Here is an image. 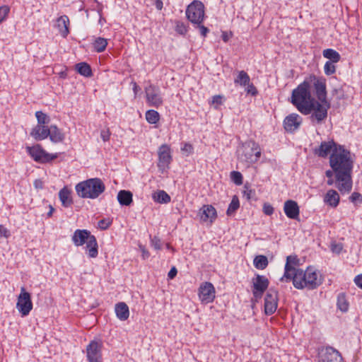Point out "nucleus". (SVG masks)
Here are the masks:
<instances>
[{
  "label": "nucleus",
  "mask_w": 362,
  "mask_h": 362,
  "mask_svg": "<svg viewBox=\"0 0 362 362\" xmlns=\"http://www.w3.org/2000/svg\"><path fill=\"white\" fill-rule=\"evenodd\" d=\"M35 117L37 120V124L45 125L49 122V117L42 111H37Z\"/></svg>",
  "instance_id": "ea45409f"
},
{
  "label": "nucleus",
  "mask_w": 362,
  "mask_h": 362,
  "mask_svg": "<svg viewBox=\"0 0 362 362\" xmlns=\"http://www.w3.org/2000/svg\"><path fill=\"white\" fill-rule=\"evenodd\" d=\"M154 202L159 204H168L170 202V197L164 190H158L152 195Z\"/></svg>",
  "instance_id": "c756f323"
},
{
  "label": "nucleus",
  "mask_w": 362,
  "mask_h": 362,
  "mask_svg": "<svg viewBox=\"0 0 362 362\" xmlns=\"http://www.w3.org/2000/svg\"><path fill=\"white\" fill-rule=\"evenodd\" d=\"M110 225V222L106 219H102L98 221V227L102 230L107 229Z\"/></svg>",
  "instance_id": "603ef678"
},
{
  "label": "nucleus",
  "mask_w": 362,
  "mask_h": 362,
  "mask_svg": "<svg viewBox=\"0 0 362 362\" xmlns=\"http://www.w3.org/2000/svg\"><path fill=\"white\" fill-rule=\"evenodd\" d=\"M307 80L310 82V86L311 83H313L318 102L323 107H325L327 112L330 104L327 100L326 80L323 78H317L315 75H311Z\"/></svg>",
  "instance_id": "0eeeda50"
},
{
  "label": "nucleus",
  "mask_w": 362,
  "mask_h": 362,
  "mask_svg": "<svg viewBox=\"0 0 362 362\" xmlns=\"http://www.w3.org/2000/svg\"><path fill=\"white\" fill-rule=\"evenodd\" d=\"M10 11L8 6H0V23L4 21Z\"/></svg>",
  "instance_id": "37998d69"
},
{
  "label": "nucleus",
  "mask_w": 362,
  "mask_h": 362,
  "mask_svg": "<svg viewBox=\"0 0 362 362\" xmlns=\"http://www.w3.org/2000/svg\"><path fill=\"white\" fill-rule=\"evenodd\" d=\"M78 195L82 198L96 199L105 189L103 182L100 178H90L76 185Z\"/></svg>",
  "instance_id": "20e7f679"
},
{
  "label": "nucleus",
  "mask_w": 362,
  "mask_h": 362,
  "mask_svg": "<svg viewBox=\"0 0 362 362\" xmlns=\"http://www.w3.org/2000/svg\"><path fill=\"white\" fill-rule=\"evenodd\" d=\"M221 37L222 40L226 42H228L230 38V35L226 32H223Z\"/></svg>",
  "instance_id": "e2e57ef3"
},
{
  "label": "nucleus",
  "mask_w": 362,
  "mask_h": 362,
  "mask_svg": "<svg viewBox=\"0 0 362 362\" xmlns=\"http://www.w3.org/2000/svg\"><path fill=\"white\" fill-rule=\"evenodd\" d=\"M9 230L5 228L3 225L0 224V239L1 238H8L10 236Z\"/></svg>",
  "instance_id": "3c124183"
},
{
  "label": "nucleus",
  "mask_w": 362,
  "mask_h": 362,
  "mask_svg": "<svg viewBox=\"0 0 362 362\" xmlns=\"http://www.w3.org/2000/svg\"><path fill=\"white\" fill-rule=\"evenodd\" d=\"M34 186L36 189H42L43 187V182L40 180H35Z\"/></svg>",
  "instance_id": "052dcab7"
},
{
  "label": "nucleus",
  "mask_w": 362,
  "mask_h": 362,
  "mask_svg": "<svg viewBox=\"0 0 362 362\" xmlns=\"http://www.w3.org/2000/svg\"><path fill=\"white\" fill-rule=\"evenodd\" d=\"M334 172L333 171V170H328L325 172V175L326 176L328 177V178H331L333 177V175H334Z\"/></svg>",
  "instance_id": "0e129e2a"
},
{
  "label": "nucleus",
  "mask_w": 362,
  "mask_h": 362,
  "mask_svg": "<svg viewBox=\"0 0 362 362\" xmlns=\"http://www.w3.org/2000/svg\"><path fill=\"white\" fill-rule=\"evenodd\" d=\"M156 8L160 11L163 8V4L161 0H156Z\"/></svg>",
  "instance_id": "680f3d73"
},
{
  "label": "nucleus",
  "mask_w": 362,
  "mask_h": 362,
  "mask_svg": "<svg viewBox=\"0 0 362 362\" xmlns=\"http://www.w3.org/2000/svg\"><path fill=\"white\" fill-rule=\"evenodd\" d=\"M215 288L210 282H204L199 288V298L204 303H211L215 298Z\"/></svg>",
  "instance_id": "2eb2a0df"
},
{
  "label": "nucleus",
  "mask_w": 362,
  "mask_h": 362,
  "mask_svg": "<svg viewBox=\"0 0 362 362\" xmlns=\"http://www.w3.org/2000/svg\"><path fill=\"white\" fill-rule=\"evenodd\" d=\"M100 136L104 141H107L110 139V133L109 129L102 130L100 132Z\"/></svg>",
  "instance_id": "6e6d98bb"
},
{
  "label": "nucleus",
  "mask_w": 362,
  "mask_h": 362,
  "mask_svg": "<svg viewBox=\"0 0 362 362\" xmlns=\"http://www.w3.org/2000/svg\"><path fill=\"white\" fill-rule=\"evenodd\" d=\"M298 259L296 256H288L286 258V263L285 265V272L284 276L281 278V281L286 280V281H291L296 273L299 269L293 267L291 264H296Z\"/></svg>",
  "instance_id": "412c9836"
},
{
  "label": "nucleus",
  "mask_w": 362,
  "mask_h": 362,
  "mask_svg": "<svg viewBox=\"0 0 362 362\" xmlns=\"http://www.w3.org/2000/svg\"><path fill=\"white\" fill-rule=\"evenodd\" d=\"M324 202L332 207H336L339 204V195L336 190L329 189L324 198Z\"/></svg>",
  "instance_id": "cd10ccee"
},
{
  "label": "nucleus",
  "mask_w": 362,
  "mask_h": 362,
  "mask_svg": "<svg viewBox=\"0 0 362 362\" xmlns=\"http://www.w3.org/2000/svg\"><path fill=\"white\" fill-rule=\"evenodd\" d=\"M175 30L181 35H185L187 31V28L184 23L177 22L176 23Z\"/></svg>",
  "instance_id": "c03bdc74"
},
{
  "label": "nucleus",
  "mask_w": 362,
  "mask_h": 362,
  "mask_svg": "<svg viewBox=\"0 0 362 362\" xmlns=\"http://www.w3.org/2000/svg\"><path fill=\"white\" fill-rule=\"evenodd\" d=\"M230 178L237 185H240L243 184V175L240 172L232 171L230 173Z\"/></svg>",
  "instance_id": "a19ab883"
},
{
  "label": "nucleus",
  "mask_w": 362,
  "mask_h": 362,
  "mask_svg": "<svg viewBox=\"0 0 362 362\" xmlns=\"http://www.w3.org/2000/svg\"><path fill=\"white\" fill-rule=\"evenodd\" d=\"M245 91L247 92V94H250L253 96L256 95L258 93L256 87L250 82L248 83V84L246 85Z\"/></svg>",
  "instance_id": "a18cd8bd"
},
{
  "label": "nucleus",
  "mask_w": 362,
  "mask_h": 362,
  "mask_svg": "<svg viewBox=\"0 0 362 362\" xmlns=\"http://www.w3.org/2000/svg\"><path fill=\"white\" fill-rule=\"evenodd\" d=\"M160 119L158 112L154 110H149L146 112V119L150 124H156Z\"/></svg>",
  "instance_id": "e433bc0d"
},
{
  "label": "nucleus",
  "mask_w": 362,
  "mask_h": 362,
  "mask_svg": "<svg viewBox=\"0 0 362 362\" xmlns=\"http://www.w3.org/2000/svg\"><path fill=\"white\" fill-rule=\"evenodd\" d=\"M293 284L298 289L308 288L313 290L317 288L322 279L319 273L313 267H308L305 271L298 269L293 274L291 278Z\"/></svg>",
  "instance_id": "7ed1b4c3"
},
{
  "label": "nucleus",
  "mask_w": 362,
  "mask_h": 362,
  "mask_svg": "<svg viewBox=\"0 0 362 362\" xmlns=\"http://www.w3.org/2000/svg\"><path fill=\"white\" fill-rule=\"evenodd\" d=\"M252 295L256 300L260 299L264 291L268 288L269 281V279L263 275L257 274L252 280Z\"/></svg>",
  "instance_id": "9b49d317"
},
{
  "label": "nucleus",
  "mask_w": 362,
  "mask_h": 362,
  "mask_svg": "<svg viewBox=\"0 0 362 362\" xmlns=\"http://www.w3.org/2000/svg\"><path fill=\"white\" fill-rule=\"evenodd\" d=\"M254 265L258 269H264L268 265L267 257L264 255H257L254 259Z\"/></svg>",
  "instance_id": "f704fd0d"
},
{
  "label": "nucleus",
  "mask_w": 362,
  "mask_h": 362,
  "mask_svg": "<svg viewBox=\"0 0 362 362\" xmlns=\"http://www.w3.org/2000/svg\"><path fill=\"white\" fill-rule=\"evenodd\" d=\"M69 20L66 16L64 15L57 18V27L58 28L59 33L64 37H66L69 33Z\"/></svg>",
  "instance_id": "a878e982"
},
{
  "label": "nucleus",
  "mask_w": 362,
  "mask_h": 362,
  "mask_svg": "<svg viewBox=\"0 0 362 362\" xmlns=\"http://www.w3.org/2000/svg\"><path fill=\"white\" fill-rule=\"evenodd\" d=\"M350 200L354 202H362V195L358 192H353L350 197Z\"/></svg>",
  "instance_id": "09e8293b"
},
{
  "label": "nucleus",
  "mask_w": 362,
  "mask_h": 362,
  "mask_svg": "<svg viewBox=\"0 0 362 362\" xmlns=\"http://www.w3.org/2000/svg\"><path fill=\"white\" fill-rule=\"evenodd\" d=\"M302 118L296 113H292L286 117L284 120V126L286 131L293 132L298 129L301 124Z\"/></svg>",
  "instance_id": "6ab92c4d"
},
{
  "label": "nucleus",
  "mask_w": 362,
  "mask_h": 362,
  "mask_svg": "<svg viewBox=\"0 0 362 362\" xmlns=\"http://www.w3.org/2000/svg\"><path fill=\"white\" fill-rule=\"evenodd\" d=\"M115 311L116 316L120 320L124 321L129 316V310L127 305L124 302L118 303L115 305Z\"/></svg>",
  "instance_id": "393cba45"
},
{
  "label": "nucleus",
  "mask_w": 362,
  "mask_h": 362,
  "mask_svg": "<svg viewBox=\"0 0 362 362\" xmlns=\"http://www.w3.org/2000/svg\"><path fill=\"white\" fill-rule=\"evenodd\" d=\"M186 16L193 24L202 23L204 18V4L200 1H193L186 9Z\"/></svg>",
  "instance_id": "6e6552de"
},
{
  "label": "nucleus",
  "mask_w": 362,
  "mask_h": 362,
  "mask_svg": "<svg viewBox=\"0 0 362 362\" xmlns=\"http://www.w3.org/2000/svg\"><path fill=\"white\" fill-rule=\"evenodd\" d=\"M102 342L100 341H91L86 347L87 358L88 362L102 361Z\"/></svg>",
  "instance_id": "4468645a"
},
{
  "label": "nucleus",
  "mask_w": 362,
  "mask_h": 362,
  "mask_svg": "<svg viewBox=\"0 0 362 362\" xmlns=\"http://www.w3.org/2000/svg\"><path fill=\"white\" fill-rule=\"evenodd\" d=\"M158 164L160 168H165L170 164L172 157L170 155V148L167 144L161 145L158 151Z\"/></svg>",
  "instance_id": "a211bd4d"
},
{
  "label": "nucleus",
  "mask_w": 362,
  "mask_h": 362,
  "mask_svg": "<svg viewBox=\"0 0 362 362\" xmlns=\"http://www.w3.org/2000/svg\"><path fill=\"white\" fill-rule=\"evenodd\" d=\"M263 212L268 216L274 213V207L269 203H264L263 205Z\"/></svg>",
  "instance_id": "de8ad7c7"
},
{
  "label": "nucleus",
  "mask_w": 362,
  "mask_h": 362,
  "mask_svg": "<svg viewBox=\"0 0 362 362\" xmlns=\"http://www.w3.org/2000/svg\"><path fill=\"white\" fill-rule=\"evenodd\" d=\"M250 81V76L245 71H238L237 77L234 79V83L241 86H246Z\"/></svg>",
  "instance_id": "2f4dec72"
},
{
  "label": "nucleus",
  "mask_w": 362,
  "mask_h": 362,
  "mask_svg": "<svg viewBox=\"0 0 362 362\" xmlns=\"http://www.w3.org/2000/svg\"><path fill=\"white\" fill-rule=\"evenodd\" d=\"M16 308L22 317L27 316L33 309L31 296L25 291L24 287L21 288V293L18 296Z\"/></svg>",
  "instance_id": "9d476101"
},
{
  "label": "nucleus",
  "mask_w": 362,
  "mask_h": 362,
  "mask_svg": "<svg viewBox=\"0 0 362 362\" xmlns=\"http://www.w3.org/2000/svg\"><path fill=\"white\" fill-rule=\"evenodd\" d=\"M329 165L335 174L337 188L341 192H349L352 187L351 172L353 160L350 152L339 146V151H334L329 157Z\"/></svg>",
  "instance_id": "f03ea898"
},
{
  "label": "nucleus",
  "mask_w": 362,
  "mask_h": 362,
  "mask_svg": "<svg viewBox=\"0 0 362 362\" xmlns=\"http://www.w3.org/2000/svg\"><path fill=\"white\" fill-rule=\"evenodd\" d=\"M335 62H327L324 66V71L326 75L330 76L335 73L336 66L334 64Z\"/></svg>",
  "instance_id": "79ce46f5"
},
{
  "label": "nucleus",
  "mask_w": 362,
  "mask_h": 362,
  "mask_svg": "<svg viewBox=\"0 0 362 362\" xmlns=\"http://www.w3.org/2000/svg\"><path fill=\"white\" fill-rule=\"evenodd\" d=\"M26 151L34 160L39 163L49 162L58 157L57 153L50 154L46 152L40 144L27 146Z\"/></svg>",
  "instance_id": "1a4fd4ad"
},
{
  "label": "nucleus",
  "mask_w": 362,
  "mask_h": 362,
  "mask_svg": "<svg viewBox=\"0 0 362 362\" xmlns=\"http://www.w3.org/2000/svg\"><path fill=\"white\" fill-rule=\"evenodd\" d=\"M337 307L342 312H346L349 309V303L344 293H339L338 295Z\"/></svg>",
  "instance_id": "4c0bfd02"
},
{
  "label": "nucleus",
  "mask_w": 362,
  "mask_h": 362,
  "mask_svg": "<svg viewBox=\"0 0 362 362\" xmlns=\"http://www.w3.org/2000/svg\"><path fill=\"white\" fill-rule=\"evenodd\" d=\"M244 188L245 189L243 191V197H245L247 200H257L256 192L255 189H250L247 185H245Z\"/></svg>",
  "instance_id": "58836bf2"
},
{
  "label": "nucleus",
  "mask_w": 362,
  "mask_h": 362,
  "mask_svg": "<svg viewBox=\"0 0 362 362\" xmlns=\"http://www.w3.org/2000/svg\"><path fill=\"white\" fill-rule=\"evenodd\" d=\"M357 286L362 289V274L357 275L354 280Z\"/></svg>",
  "instance_id": "4d7b16f0"
},
{
  "label": "nucleus",
  "mask_w": 362,
  "mask_h": 362,
  "mask_svg": "<svg viewBox=\"0 0 362 362\" xmlns=\"http://www.w3.org/2000/svg\"><path fill=\"white\" fill-rule=\"evenodd\" d=\"M284 211L286 216L291 219L298 220L300 209L296 201L289 199L284 202Z\"/></svg>",
  "instance_id": "aec40b11"
},
{
  "label": "nucleus",
  "mask_w": 362,
  "mask_h": 362,
  "mask_svg": "<svg viewBox=\"0 0 362 362\" xmlns=\"http://www.w3.org/2000/svg\"><path fill=\"white\" fill-rule=\"evenodd\" d=\"M240 207V202L238 197L236 195H234L232 198V200L228 207L226 211V214L228 216H232Z\"/></svg>",
  "instance_id": "c9c22d12"
},
{
  "label": "nucleus",
  "mask_w": 362,
  "mask_h": 362,
  "mask_svg": "<svg viewBox=\"0 0 362 362\" xmlns=\"http://www.w3.org/2000/svg\"><path fill=\"white\" fill-rule=\"evenodd\" d=\"M145 93L149 106L158 107L162 105L163 100L158 87L151 84L145 88Z\"/></svg>",
  "instance_id": "f8f14e48"
},
{
  "label": "nucleus",
  "mask_w": 362,
  "mask_h": 362,
  "mask_svg": "<svg viewBox=\"0 0 362 362\" xmlns=\"http://www.w3.org/2000/svg\"><path fill=\"white\" fill-rule=\"evenodd\" d=\"M339 146L332 139L328 141H322L319 148L315 150V153L320 157L325 158L330 153H332L334 151L338 152Z\"/></svg>",
  "instance_id": "f3484780"
},
{
  "label": "nucleus",
  "mask_w": 362,
  "mask_h": 362,
  "mask_svg": "<svg viewBox=\"0 0 362 362\" xmlns=\"http://www.w3.org/2000/svg\"><path fill=\"white\" fill-rule=\"evenodd\" d=\"M133 194L128 190H120L117 194V200L122 206H129L132 203Z\"/></svg>",
  "instance_id": "c85d7f7f"
},
{
  "label": "nucleus",
  "mask_w": 362,
  "mask_h": 362,
  "mask_svg": "<svg viewBox=\"0 0 362 362\" xmlns=\"http://www.w3.org/2000/svg\"><path fill=\"white\" fill-rule=\"evenodd\" d=\"M181 151L183 153H186L187 155H189L192 153L193 151V147L189 144H185L184 146L182 147Z\"/></svg>",
  "instance_id": "5fc2aeb1"
},
{
  "label": "nucleus",
  "mask_w": 362,
  "mask_h": 362,
  "mask_svg": "<svg viewBox=\"0 0 362 362\" xmlns=\"http://www.w3.org/2000/svg\"><path fill=\"white\" fill-rule=\"evenodd\" d=\"M132 83H133V90L135 93V94H136L137 90L139 89V86L136 82H133Z\"/></svg>",
  "instance_id": "338daca9"
},
{
  "label": "nucleus",
  "mask_w": 362,
  "mask_h": 362,
  "mask_svg": "<svg viewBox=\"0 0 362 362\" xmlns=\"http://www.w3.org/2000/svg\"><path fill=\"white\" fill-rule=\"evenodd\" d=\"M54 211V209L51 205H49V212H48V213H47V216H48V217L52 216V214H53Z\"/></svg>",
  "instance_id": "69168bd1"
},
{
  "label": "nucleus",
  "mask_w": 362,
  "mask_h": 362,
  "mask_svg": "<svg viewBox=\"0 0 362 362\" xmlns=\"http://www.w3.org/2000/svg\"><path fill=\"white\" fill-rule=\"evenodd\" d=\"M77 71L82 76L89 77L92 76L90 66L86 62H81L76 65Z\"/></svg>",
  "instance_id": "7c9ffc66"
},
{
  "label": "nucleus",
  "mask_w": 362,
  "mask_h": 362,
  "mask_svg": "<svg viewBox=\"0 0 362 362\" xmlns=\"http://www.w3.org/2000/svg\"><path fill=\"white\" fill-rule=\"evenodd\" d=\"M59 198L62 202V204L64 207L70 206L72 203V199L71 197V190L66 187H63L59 192Z\"/></svg>",
  "instance_id": "bb28decb"
},
{
  "label": "nucleus",
  "mask_w": 362,
  "mask_h": 362,
  "mask_svg": "<svg viewBox=\"0 0 362 362\" xmlns=\"http://www.w3.org/2000/svg\"><path fill=\"white\" fill-rule=\"evenodd\" d=\"M324 57L329 59L332 62H338L341 59V56L336 50L333 49H326L323 51Z\"/></svg>",
  "instance_id": "72a5a7b5"
},
{
  "label": "nucleus",
  "mask_w": 362,
  "mask_h": 362,
  "mask_svg": "<svg viewBox=\"0 0 362 362\" xmlns=\"http://www.w3.org/2000/svg\"><path fill=\"white\" fill-rule=\"evenodd\" d=\"M261 156V148L254 141H248L243 144L239 150L238 159L240 162L250 165L257 162Z\"/></svg>",
  "instance_id": "423d86ee"
},
{
  "label": "nucleus",
  "mask_w": 362,
  "mask_h": 362,
  "mask_svg": "<svg viewBox=\"0 0 362 362\" xmlns=\"http://www.w3.org/2000/svg\"><path fill=\"white\" fill-rule=\"evenodd\" d=\"M327 183L328 185H332L334 184V180L332 179V177L329 178Z\"/></svg>",
  "instance_id": "774afa93"
},
{
  "label": "nucleus",
  "mask_w": 362,
  "mask_h": 362,
  "mask_svg": "<svg viewBox=\"0 0 362 362\" xmlns=\"http://www.w3.org/2000/svg\"><path fill=\"white\" fill-rule=\"evenodd\" d=\"M49 131L50 133L48 137L52 142L57 144L62 142L64 140V134L56 125H51L49 127Z\"/></svg>",
  "instance_id": "b1692460"
},
{
  "label": "nucleus",
  "mask_w": 362,
  "mask_h": 362,
  "mask_svg": "<svg viewBox=\"0 0 362 362\" xmlns=\"http://www.w3.org/2000/svg\"><path fill=\"white\" fill-rule=\"evenodd\" d=\"M222 103V98L221 95H214L212 98V104L219 105Z\"/></svg>",
  "instance_id": "13d9d810"
},
{
  "label": "nucleus",
  "mask_w": 362,
  "mask_h": 362,
  "mask_svg": "<svg viewBox=\"0 0 362 362\" xmlns=\"http://www.w3.org/2000/svg\"><path fill=\"white\" fill-rule=\"evenodd\" d=\"M107 45V39L101 37H96L93 43V48L97 52H102L105 51Z\"/></svg>",
  "instance_id": "473e14b6"
},
{
  "label": "nucleus",
  "mask_w": 362,
  "mask_h": 362,
  "mask_svg": "<svg viewBox=\"0 0 362 362\" xmlns=\"http://www.w3.org/2000/svg\"><path fill=\"white\" fill-rule=\"evenodd\" d=\"M71 240L74 245L77 247L86 244V248L89 257L95 258L98 256V243L95 237L91 235L89 230L85 229L76 230L72 235Z\"/></svg>",
  "instance_id": "39448f33"
},
{
  "label": "nucleus",
  "mask_w": 362,
  "mask_h": 362,
  "mask_svg": "<svg viewBox=\"0 0 362 362\" xmlns=\"http://www.w3.org/2000/svg\"><path fill=\"white\" fill-rule=\"evenodd\" d=\"M197 27L199 29L200 34L203 37H206L207 33L209 32V30L202 25V23L196 24Z\"/></svg>",
  "instance_id": "864d4df0"
},
{
  "label": "nucleus",
  "mask_w": 362,
  "mask_h": 362,
  "mask_svg": "<svg viewBox=\"0 0 362 362\" xmlns=\"http://www.w3.org/2000/svg\"><path fill=\"white\" fill-rule=\"evenodd\" d=\"M343 249V245L341 243H332L331 244V250L332 252L336 254H339Z\"/></svg>",
  "instance_id": "49530a36"
},
{
  "label": "nucleus",
  "mask_w": 362,
  "mask_h": 362,
  "mask_svg": "<svg viewBox=\"0 0 362 362\" xmlns=\"http://www.w3.org/2000/svg\"><path fill=\"white\" fill-rule=\"evenodd\" d=\"M177 269L175 267H173L171 268V269L168 272V276L169 279H173L177 275Z\"/></svg>",
  "instance_id": "bf43d9fd"
},
{
  "label": "nucleus",
  "mask_w": 362,
  "mask_h": 362,
  "mask_svg": "<svg viewBox=\"0 0 362 362\" xmlns=\"http://www.w3.org/2000/svg\"><path fill=\"white\" fill-rule=\"evenodd\" d=\"M49 133L47 126L37 124L32 129L30 136L36 141H42L47 139Z\"/></svg>",
  "instance_id": "4be33fe9"
},
{
  "label": "nucleus",
  "mask_w": 362,
  "mask_h": 362,
  "mask_svg": "<svg viewBox=\"0 0 362 362\" xmlns=\"http://www.w3.org/2000/svg\"><path fill=\"white\" fill-rule=\"evenodd\" d=\"M278 297L277 292L270 289L266 294L264 298V312L267 315H272L277 308Z\"/></svg>",
  "instance_id": "dca6fc26"
},
{
  "label": "nucleus",
  "mask_w": 362,
  "mask_h": 362,
  "mask_svg": "<svg viewBox=\"0 0 362 362\" xmlns=\"http://www.w3.org/2000/svg\"><path fill=\"white\" fill-rule=\"evenodd\" d=\"M310 88V82L305 80L292 91L291 102L300 113L308 115L312 112L311 121L320 124L327 118V112L312 96Z\"/></svg>",
  "instance_id": "f257e3e1"
},
{
  "label": "nucleus",
  "mask_w": 362,
  "mask_h": 362,
  "mask_svg": "<svg viewBox=\"0 0 362 362\" xmlns=\"http://www.w3.org/2000/svg\"><path fill=\"white\" fill-rule=\"evenodd\" d=\"M318 362H343V358L337 349L327 346L319 350Z\"/></svg>",
  "instance_id": "ddd939ff"
},
{
  "label": "nucleus",
  "mask_w": 362,
  "mask_h": 362,
  "mask_svg": "<svg viewBox=\"0 0 362 362\" xmlns=\"http://www.w3.org/2000/svg\"><path fill=\"white\" fill-rule=\"evenodd\" d=\"M151 245L154 247L155 250H160L161 249V243H160V239L156 237V236H154L152 239H151Z\"/></svg>",
  "instance_id": "8fccbe9b"
},
{
  "label": "nucleus",
  "mask_w": 362,
  "mask_h": 362,
  "mask_svg": "<svg viewBox=\"0 0 362 362\" xmlns=\"http://www.w3.org/2000/svg\"><path fill=\"white\" fill-rule=\"evenodd\" d=\"M201 218L204 221L208 220L212 223L216 218L217 214L216 209L212 205H204L199 210Z\"/></svg>",
  "instance_id": "5701e85b"
}]
</instances>
